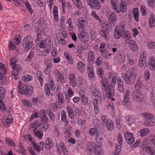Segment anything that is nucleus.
Segmentation results:
<instances>
[{
	"label": "nucleus",
	"mask_w": 155,
	"mask_h": 155,
	"mask_svg": "<svg viewBox=\"0 0 155 155\" xmlns=\"http://www.w3.org/2000/svg\"><path fill=\"white\" fill-rule=\"evenodd\" d=\"M10 65L12 66L13 71L12 74L15 80L17 79L18 77V73L20 72L21 70V68L19 64H16L15 58H11Z\"/></svg>",
	"instance_id": "f257e3e1"
},
{
	"label": "nucleus",
	"mask_w": 155,
	"mask_h": 155,
	"mask_svg": "<svg viewBox=\"0 0 155 155\" xmlns=\"http://www.w3.org/2000/svg\"><path fill=\"white\" fill-rule=\"evenodd\" d=\"M117 0H111V3L112 7L115 12L119 13L121 12H124L127 9V6L126 5V3L124 0H121L120 4V9H117Z\"/></svg>",
	"instance_id": "f03ea898"
},
{
	"label": "nucleus",
	"mask_w": 155,
	"mask_h": 155,
	"mask_svg": "<svg viewBox=\"0 0 155 155\" xmlns=\"http://www.w3.org/2000/svg\"><path fill=\"white\" fill-rule=\"evenodd\" d=\"M104 87L105 89L106 95L107 98H110L114 95V86L112 84H108Z\"/></svg>",
	"instance_id": "7ed1b4c3"
},
{
	"label": "nucleus",
	"mask_w": 155,
	"mask_h": 155,
	"mask_svg": "<svg viewBox=\"0 0 155 155\" xmlns=\"http://www.w3.org/2000/svg\"><path fill=\"white\" fill-rule=\"evenodd\" d=\"M23 89L20 90L19 93L20 94H24L26 96L30 97L32 94L33 88L31 86L28 85L23 87Z\"/></svg>",
	"instance_id": "20e7f679"
},
{
	"label": "nucleus",
	"mask_w": 155,
	"mask_h": 155,
	"mask_svg": "<svg viewBox=\"0 0 155 155\" xmlns=\"http://www.w3.org/2000/svg\"><path fill=\"white\" fill-rule=\"evenodd\" d=\"M143 93L139 90H135L132 93V97L135 101L138 102H141L143 100Z\"/></svg>",
	"instance_id": "39448f33"
},
{
	"label": "nucleus",
	"mask_w": 155,
	"mask_h": 155,
	"mask_svg": "<svg viewBox=\"0 0 155 155\" xmlns=\"http://www.w3.org/2000/svg\"><path fill=\"white\" fill-rule=\"evenodd\" d=\"M130 92L129 89L127 90L124 95V99L123 101V104L127 108L131 107V103L129 101Z\"/></svg>",
	"instance_id": "423d86ee"
},
{
	"label": "nucleus",
	"mask_w": 155,
	"mask_h": 155,
	"mask_svg": "<svg viewBox=\"0 0 155 155\" xmlns=\"http://www.w3.org/2000/svg\"><path fill=\"white\" fill-rule=\"evenodd\" d=\"M0 69H2L3 73L0 72V85L5 84L6 82V79L3 74L7 73V71L4 65L1 62H0Z\"/></svg>",
	"instance_id": "0eeeda50"
},
{
	"label": "nucleus",
	"mask_w": 155,
	"mask_h": 155,
	"mask_svg": "<svg viewBox=\"0 0 155 155\" xmlns=\"http://www.w3.org/2000/svg\"><path fill=\"white\" fill-rule=\"evenodd\" d=\"M88 5L93 9H99L101 7L99 0H87Z\"/></svg>",
	"instance_id": "6e6552de"
},
{
	"label": "nucleus",
	"mask_w": 155,
	"mask_h": 155,
	"mask_svg": "<svg viewBox=\"0 0 155 155\" xmlns=\"http://www.w3.org/2000/svg\"><path fill=\"white\" fill-rule=\"evenodd\" d=\"M153 115L151 114L146 113V126H153L154 123L152 120Z\"/></svg>",
	"instance_id": "1a4fd4ad"
},
{
	"label": "nucleus",
	"mask_w": 155,
	"mask_h": 155,
	"mask_svg": "<svg viewBox=\"0 0 155 155\" xmlns=\"http://www.w3.org/2000/svg\"><path fill=\"white\" fill-rule=\"evenodd\" d=\"M96 147L95 143L93 141L90 142L87 144V151L88 153H91L93 152L94 148Z\"/></svg>",
	"instance_id": "9d476101"
},
{
	"label": "nucleus",
	"mask_w": 155,
	"mask_h": 155,
	"mask_svg": "<svg viewBox=\"0 0 155 155\" xmlns=\"http://www.w3.org/2000/svg\"><path fill=\"white\" fill-rule=\"evenodd\" d=\"M45 63L46 67L45 70V73L46 74H48L51 71V62L50 60H46L45 61Z\"/></svg>",
	"instance_id": "9b49d317"
},
{
	"label": "nucleus",
	"mask_w": 155,
	"mask_h": 155,
	"mask_svg": "<svg viewBox=\"0 0 155 155\" xmlns=\"http://www.w3.org/2000/svg\"><path fill=\"white\" fill-rule=\"evenodd\" d=\"M82 103L84 105H87L88 104V98L84 94L83 91L81 90L79 92Z\"/></svg>",
	"instance_id": "f8f14e48"
},
{
	"label": "nucleus",
	"mask_w": 155,
	"mask_h": 155,
	"mask_svg": "<svg viewBox=\"0 0 155 155\" xmlns=\"http://www.w3.org/2000/svg\"><path fill=\"white\" fill-rule=\"evenodd\" d=\"M54 143L50 138H47L45 141V147L47 150H49L53 147Z\"/></svg>",
	"instance_id": "ddd939ff"
},
{
	"label": "nucleus",
	"mask_w": 155,
	"mask_h": 155,
	"mask_svg": "<svg viewBox=\"0 0 155 155\" xmlns=\"http://www.w3.org/2000/svg\"><path fill=\"white\" fill-rule=\"evenodd\" d=\"M94 152L96 155H103L104 154L101 145H97L94 149Z\"/></svg>",
	"instance_id": "4468645a"
},
{
	"label": "nucleus",
	"mask_w": 155,
	"mask_h": 155,
	"mask_svg": "<svg viewBox=\"0 0 155 155\" xmlns=\"http://www.w3.org/2000/svg\"><path fill=\"white\" fill-rule=\"evenodd\" d=\"M77 21L79 22L78 27L81 28H84L87 25V22L82 18H79L77 20Z\"/></svg>",
	"instance_id": "2eb2a0df"
},
{
	"label": "nucleus",
	"mask_w": 155,
	"mask_h": 155,
	"mask_svg": "<svg viewBox=\"0 0 155 155\" xmlns=\"http://www.w3.org/2000/svg\"><path fill=\"white\" fill-rule=\"evenodd\" d=\"M140 79V77H138L137 81L136 84L134 85L135 88L136 90H139V89H141L143 87V84Z\"/></svg>",
	"instance_id": "dca6fc26"
},
{
	"label": "nucleus",
	"mask_w": 155,
	"mask_h": 155,
	"mask_svg": "<svg viewBox=\"0 0 155 155\" xmlns=\"http://www.w3.org/2000/svg\"><path fill=\"white\" fill-rule=\"evenodd\" d=\"M87 33L84 30H82L80 31L78 34V37L79 39L81 41H85L84 38L87 35Z\"/></svg>",
	"instance_id": "f3484780"
},
{
	"label": "nucleus",
	"mask_w": 155,
	"mask_h": 155,
	"mask_svg": "<svg viewBox=\"0 0 155 155\" xmlns=\"http://www.w3.org/2000/svg\"><path fill=\"white\" fill-rule=\"evenodd\" d=\"M149 25L151 27L155 26V19L154 18V15L151 14L149 18Z\"/></svg>",
	"instance_id": "a211bd4d"
},
{
	"label": "nucleus",
	"mask_w": 155,
	"mask_h": 155,
	"mask_svg": "<svg viewBox=\"0 0 155 155\" xmlns=\"http://www.w3.org/2000/svg\"><path fill=\"white\" fill-rule=\"evenodd\" d=\"M106 127L108 130H112L114 129V124L113 121L109 119L107 123L106 124Z\"/></svg>",
	"instance_id": "6ab92c4d"
},
{
	"label": "nucleus",
	"mask_w": 155,
	"mask_h": 155,
	"mask_svg": "<svg viewBox=\"0 0 155 155\" xmlns=\"http://www.w3.org/2000/svg\"><path fill=\"white\" fill-rule=\"evenodd\" d=\"M77 68L81 72L83 71L85 68V65L81 61H79L77 64Z\"/></svg>",
	"instance_id": "aec40b11"
},
{
	"label": "nucleus",
	"mask_w": 155,
	"mask_h": 155,
	"mask_svg": "<svg viewBox=\"0 0 155 155\" xmlns=\"http://www.w3.org/2000/svg\"><path fill=\"white\" fill-rule=\"evenodd\" d=\"M116 16L115 14L112 12L109 15L108 17L109 22L114 23L116 20Z\"/></svg>",
	"instance_id": "412c9836"
},
{
	"label": "nucleus",
	"mask_w": 155,
	"mask_h": 155,
	"mask_svg": "<svg viewBox=\"0 0 155 155\" xmlns=\"http://www.w3.org/2000/svg\"><path fill=\"white\" fill-rule=\"evenodd\" d=\"M37 127H35L33 130L35 136L37 137L38 138L40 139L42 137L43 135V132L39 130H37Z\"/></svg>",
	"instance_id": "4be33fe9"
},
{
	"label": "nucleus",
	"mask_w": 155,
	"mask_h": 155,
	"mask_svg": "<svg viewBox=\"0 0 155 155\" xmlns=\"http://www.w3.org/2000/svg\"><path fill=\"white\" fill-rule=\"evenodd\" d=\"M109 31L107 29H102L100 31L101 35L107 40V35H108Z\"/></svg>",
	"instance_id": "5701e85b"
},
{
	"label": "nucleus",
	"mask_w": 155,
	"mask_h": 155,
	"mask_svg": "<svg viewBox=\"0 0 155 155\" xmlns=\"http://www.w3.org/2000/svg\"><path fill=\"white\" fill-rule=\"evenodd\" d=\"M124 85L123 82L121 80H119L118 82V89L119 91L122 93H123L124 91V89L123 87Z\"/></svg>",
	"instance_id": "b1692460"
},
{
	"label": "nucleus",
	"mask_w": 155,
	"mask_h": 155,
	"mask_svg": "<svg viewBox=\"0 0 155 155\" xmlns=\"http://www.w3.org/2000/svg\"><path fill=\"white\" fill-rule=\"evenodd\" d=\"M132 77H130V76H129L127 74L125 73L123 75L124 79L126 84H129L131 82V79Z\"/></svg>",
	"instance_id": "393cba45"
},
{
	"label": "nucleus",
	"mask_w": 155,
	"mask_h": 155,
	"mask_svg": "<svg viewBox=\"0 0 155 155\" xmlns=\"http://www.w3.org/2000/svg\"><path fill=\"white\" fill-rule=\"evenodd\" d=\"M146 152L150 155H154L155 150L151 146L146 147Z\"/></svg>",
	"instance_id": "a878e982"
},
{
	"label": "nucleus",
	"mask_w": 155,
	"mask_h": 155,
	"mask_svg": "<svg viewBox=\"0 0 155 155\" xmlns=\"http://www.w3.org/2000/svg\"><path fill=\"white\" fill-rule=\"evenodd\" d=\"M64 56L70 64H73V59L72 57L70 56V55L68 54L67 52H64Z\"/></svg>",
	"instance_id": "bb28decb"
},
{
	"label": "nucleus",
	"mask_w": 155,
	"mask_h": 155,
	"mask_svg": "<svg viewBox=\"0 0 155 155\" xmlns=\"http://www.w3.org/2000/svg\"><path fill=\"white\" fill-rule=\"evenodd\" d=\"M42 74L41 72L40 71H38L36 73V76L37 78L38 79L39 82L40 83L41 86L42 85L43 82V79L41 77Z\"/></svg>",
	"instance_id": "cd10ccee"
},
{
	"label": "nucleus",
	"mask_w": 155,
	"mask_h": 155,
	"mask_svg": "<svg viewBox=\"0 0 155 155\" xmlns=\"http://www.w3.org/2000/svg\"><path fill=\"white\" fill-rule=\"evenodd\" d=\"M91 91L93 95L94 96H97L98 97H99V96H100L98 94H100V93L98 92L97 90L94 86H93L91 87Z\"/></svg>",
	"instance_id": "c85d7f7f"
},
{
	"label": "nucleus",
	"mask_w": 155,
	"mask_h": 155,
	"mask_svg": "<svg viewBox=\"0 0 155 155\" xmlns=\"http://www.w3.org/2000/svg\"><path fill=\"white\" fill-rule=\"evenodd\" d=\"M121 144H116L114 155H118L120 153L121 149Z\"/></svg>",
	"instance_id": "c756f323"
},
{
	"label": "nucleus",
	"mask_w": 155,
	"mask_h": 155,
	"mask_svg": "<svg viewBox=\"0 0 155 155\" xmlns=\"http://www.w3.org/2000/svg\"><path fill=\"white\" fill-rule=\"evenodd\" d=\"M82 42L81 45L79 46L80 47V48L84 50L87 49L88 48V45L87 43L85 42V41H82Z\"/></svg>",
	"instance_id": "7c9ffc66"
},
{
	"label": "nucleus",
	"mask_w": 155,
	"mask_h": 155,
	"mask_svg": "<svg viewBox=\"0 0 155 155\" xmlns=\"http://www.w3.org/2000/svg\"><path fill=\"white\" fill-rule=\"evenodd\" d=\"M59 103L62 104L64 102V99L63 95L60 92L59 93L58 96Z\"/></svg>",
	"instance_id": "2f4dec72"
},
{
	"label": "nucleus",
	"mask_w": 155,
	"mask_h": 155,
	"mask_svg": "<svg viewBox=\"0 0 155 155\" xmlns=\"http://www.w3.org/2000/svg\"><path fill=\"white\" fill-rule=\"evenodd\" d=\"M6 94L5 89L2 87H0V97L2 100L4 98Z\"/></svg>",
	"instance_id": "473e14b6"
},
{
	"label": "nucleus",
	"mask_w": 155,
	"mask_h": 155,
	"mask_svg": "<svg viewBox=\"0 0 155 155\" xmlns=\"http://www.w3.org/2000/svg\"><path fill=\"white\" fill-rule=\"evenodd\" d=\"M122 36V35L121 33L120 32L118 29H117V28H116L115 30V32L114 33V36L116 39H119Z\"/></svg>",
	"instance_id": "72a5a7b5"
},
{
	"label": "nucleus",
	"mask_w": 155,
	"mask_h": 155,
	"mask_svg": "<svg viewBox=\"0 0 155 155\" xmlns=\"http://www.w3.org/2000/svg\"><path fill=\"white\" fill-rule=\"evenodd\" d=\"M18 147L19 149L18 150V152L21 153L22 155H25V150L24 149V148L23 147L21 143H19L18 144Z\"/></svg>",
	"instance_id": "f704fd0d"
},
{
	"label": "nucleus",
	"mask_w": 155,
	"mask_h": 155,
	"mask_svg": "<svg viewBox=\"0 0 155 155\" xmlns=\"http://www.w3.org/2000/svg\"><path fill=\"white\" fill-rule=\"evenodd\" d=\"M150 68L153 71L155 70V60L152 59L150 63Z\"/></svg>",
	"instance_id": "c9c22d12"
},
{
	"label": "nucleus",
	"mask_w": 155,
	"mask_h": 155,
	"mask_svg": "<svg viewBox=\"0 0 155 155\" xmlns=\"http://www.w3.org/2000/svg\"><path fill=\"white\" fill-rule=\"evenodd\" d=\"M97 130L95 128H91L89 130V133L92 136L96 135L97 134Z\"/></svg>",
	"instance_id": "e433bc0d"
},
{
	"label": "nucleus",
	"mask_w": 155,
	"mask_h": 155,
	"mask_svg": "<svg viewBox=\"0 0 155 155\" xmlns=\"http://www.w3.org/2000/svg\"><path fill=\"white\" fill-rule=\"evenodd\" d=\"M96 140L97 143H99L101 145L102 144L103 142V138L101 137L100 136L99 134L96 135Z\"/></svg>",
	"instance_id": "4c0bfd02"
},
{
	"label": "nucleus",
	"mask_w": 155,
	"mask_h": 155,
	"mask_svg": "<svg viewBox=\"0 0 155 155\" xmlns=\"http://www.w3.org/2000/svg\"><path fill=\"white\" fill-rule=\"evenodd\" d=\"M48 85L49 84H46L45 87V93L47 96H49L50 93V88L48 86Z\"/></svg>",
	"instance_id": "58836bf2"
},
{
	"label": "nucleus",
	"mask_w": 155,
	"mask_h": 155,
	"mask_svg": "<svg viewBox=\"0 0 155 155\" xmlns=\"http://www.w3.org/2000/svg\"><path fill=\"white\" fill-rule=\"evenodd\" d=\"M67 32L65 31H63L62 32L59 33L60 38H67Z\"/></svg>",
	"instance_id": "ea45409f"
},
{
	"label": "nucleus",
	"mask_w": 155,
	"mask_h": 155,
	"mask_svg": "<svg viewBox=\"0 0 155 155\" xmlns=\"http://www.w3.org/2000/svg\"><path fill=\"white\" fill-rule=\"evenodd\" d=\"M34 54V52L33 51H31L26 60L27 61H31L32 57Z\"/></svg>",
	"instance_id": "a19ab883"
},
{
	"label": "nucleus",
	"mask_w": 155,
	"mask_h": 155,
	"mask_svg": "<svg viewBox=\"0 0 155 155\" xmlns=\"http://www.w3.org/2000/svg\"><path fill=\"white\" fill-rule=\"evenodd\" d=\"M47 122L41 123L38 125V127H41L42 128L47 130L48 128V124Z\"/></svg>",
	"instance_id": "79ce46f5"
},
{
	"label": "nucleus",
	"mask_w": 155,
	"mask_h": 155,
	"mask_svg": "<svg viewBox=\"0 0 155 155\" xmlns=\"http://www.w3.org/2000/svg\"><path fill=\"white\" fill-rule=\"evenodd\" d=\"M101 82L103 84V86L105 87V86L107 85V84L108 83V80L105 77H104L102 78Z\"/></svg>",
	"instance_id": "37998d69"
},
{
	"label": "nucleus",
	"mask_w": 155,
	"mask_h": 155,
	"mask_svg": "<svg viewBox=\"0 0 155 155\" xmlns=\"http://www.w3.org/2000/svg\"><path fill=\"white\" fill-rule=\"evenodd\" d=\"M101 57H98L96 59L95 63L98 66H100L103 64V62L101 61Z\"/></svg>",
	"instance_id": "c03bdc74"
},
{
	"label": "nucleus",
	"mask_w": 155,
	"mask_h": 155,
	"mask_svg": "<svg viewBox=\"0 0 155 155\" xmlns=\"http://www.w3.org/2000/svg\"><path fill=\"white\" fill-rule=\"evenodd\" d=\"M124 136L126 140L130 138V137H133V135L132 133H131L128 132H126L125 133Z\"/></svg>",
	"instance_id": "a18cd8bd"
},
{
	"label": "nucleus",
	"mask_w": 155,
	"mask_h": 155,
	"mask_svg": "<svg viewBox=\"0 0 155 155\" xmlns=\"http://www.w3.org/2000/svg\"><path fill=\"white\" fill-rule=\"evenodd\" d=\"M139 65L140 67H142L145 63V58H140V59L139 61Z\"/></svg>",
	"instance_id": "49530a36"
},
{
	"label": "nucleus",
	"mask_w": 155,
	"mask_h": 155,
	"mask_svg": "<svg viewBox=\"0 0 155 155\" xmlns=\"http://www.w3.org/2000/svg\"><path fill=\"white\" fill-rule=\"evenodd\" d=\"M32 79V78L31 75H27V76L24 77L22 79V80L26 82L31 81Z\"/></svg>",
	"instance_id": "de8ad7c7"
},
{
	"label": "nucleus",
	"mask_w": 155,
	"mask_h": 155,
	"mask_svg": "<svg viewBox=\"0 0 155 155\" xmlns=\"http://www.w3.org/2000/svg\"><path fill=\"white\" fill-rule=\"evenodd\" d=\"M98 97V98L97 99H94L93 101V103L94 106H96V105H97L98 104L97 100H98L100 102L102 101V99L100 96H99V97Z\"/></svg>",
	"instance_id": "09e8293b"
},
{
	"label": "nucleus",
	"mask_w": 155,
	"mask_h": 155,
	"mask_svg": "<svg viewBox=\"0 0 155 155\" xmlns=\"http://www.w3.org/2000/svg\"><path fill=\"white\" fill-rule=\"evenodd\" d=\"M25 5L26 8L28 9V11L31 14L33 13L32 8L30 7L28 2V1L25 2Z\"/></svg>",
	"instance_id": "8fccbe9b"
},
{
	"label": "nucleus",
	"mask_w": 155,
	"mask_h": 155,
	"mask_svg": "<svg viewBox=\"0 0 155 155\" xmlns=\"http://www.w3.org/2000/svg\"><path fill=\"white\" fill-rule=\"evenodd\" d=\"M147 2L148 5L151 8L153 7L154 2V0H147Z\"/></svg>",
	"instance_id": "3c124183"
},
{
	"label": "nucleus",
	"mask_w": 155,
	"mask_h": 155,
	"mask_svg": "<svg viewBox=\"0 0 155 155\" xmlns=\"http://www.w3.org/2000/svg\"><path fill=\"white\" fill-rule=\"evenodd\" d=\"M15 46L13 43L12 41L9 42V48L10 50H13L15 48Z\"/></svg>",
	"instance_id": "603ef678"
},
{
	"label": "nucleus",
	"mask_w": 155,
	"mask_h": 155,
	"mask_svg": "<svg viewBox=\"0 0 155 155\" xmlns=\"http://www.w3.org/2000/svg\"><path fill=\"white\" fill-rule=\"evenodd\" d=\"M57 78V80L58 81L62 82L64 80V78L62 74H61L59 76H58Z\"/></svg>",
	"instance_id": "864d4df0"
},
{
	"label": "nucleus",
	"mask_w": 155,
	"mask_h": 155,
	"mask_svg": "<svg viewBox=\"0 0 155 155\" xmlns=\"http://www.w3.org/2000/svg\"><path fill=\"white\" fill-rule=\"evenodd\" d=\"M134 68H130L128 70V72L129 74H130V77H132L134 75Z\"/></svg>",
	"instance_id": "5fc2aeb1"
},
{
	"label": "nucleus",
	"mask_w": 155,
	"mask_h": 155,
	"mask_svg": "<svg viewBox=\"0 0 155 155\" xmlns=\"http://www.w3.org/2000/svg\"><path fill=\"white\" fill-rule=\"evenodd\" d=\"M45 22V20L43 18H40L38 22V23L39 24V26L41 27L42 25H44Z\"/></svg>",
	"instance_id": "6e6d98bb"
},
{
	"label": "nucleus",
	"mask_w": 155,
	"mask_h": 155,
	"mask_svg": "<svg viewBox=\"0 0 155 155\" xmlns=\"http://www.w3.org/2000/svg\"><path fill=\"white\" fill-rule=\"evenodd\" d=\"M95 60V58H90L88 57L87 61L88 63L90 65H91L93 63H94Z\"/></svg>",
	"instance_id": "4d7b16f0"
},
{
	"label": "nucleus",
	"mask_w": 155,
	"mask_h": 155,
	"mask_svg": "<svg viewBox=\"0 0 155 155\" xmlns=\"http://www.w3.org/2000/svg\"><path fill=\"white\" fill-rule=\"evenodd\" d=\"M128 117L126 118L127 120V122L128 124H132L134 121V120L132 117Z\"/></svg>",
	"instance_id": "13d9d810"
},
{
	"label": "nucleus",
	"mask_w": 155,
	"mask_h": 155,
	"mask_svg": "<svg viewBox=\"0 0 155 155\" xmlns=\"http://www.w3.org/2000/svg\"><path fill=\"white\" fill-rule=\"evenodd\" d=\"M61 120L63 121H64L66 118L67 116L66 115V112L64 110H62L61 112Z\"/></svg>",
	"instance_id": "bf43d9fd"
},
{
	"label": "nucleus",
	"mask_w": 155,
	"mask_h": 155,
	"mask_svg": "<svg viewBox=\"0 0 155 155\" xmlns=\"http://www.w3.org/2000/svg\"><path fill=\"white\" fill-rule=\"evenodd\" d=\"M127 142L129 144H130L133 143L134 141V137H130L128 139L126 140Z\"/></svg>",
	"instance_id": "052dcab7"
},
{
	"label": "nucleus",
	"mask_w": 155,
	"mask_h": 155,
	"mask_svg": "<svg viewBox=\"0 0 155 155\" xmlns=\"http://www.w3.org/2000/svg\"><path fill=\"white\" fill-rule=\"evenodd\" d=\"M148 47L150 48H153L155 47V43L154 42H150L148 45Z\"/></svg>",
	"instance_id": "680f3d73"
},
{
	"label": "nucleus",
	"mask_w": 155,
	"mask_h": 155,
	"mask_svg": "<svg viewBox=\"0 0 155 155\" xmlns=\"http://www.w3.org/2000/svg\"><path fill=\"white\" fill-rule=\"evenodd\" d=\"M0 109L3 110H5L6 108L5 107V105L0 99Z\"/></svg>",
	"instance_id": "e2e57ef3"
},
{
	"label": "nucleus",
	"mask_w": 155,
	"mask_h": 155,
	"mask_svg": "<svg viewBox=\"0 0 155 155\" xmlns=\"http://www.w3.org/2000/svg\"><path fill=\"white\" fill-rule=\"evenodd\" d=\"M48 116L51 120H54L55 119V116L53 113L51 112L48 111Z\"/></svg>",
	"instance_id": "0e129e2a"
},
{
	"label": "nucleus",
	"mask_w": 155,
	"mask_h": 155,
	"mask_svg": "<svg viewBox=\"0 0 155 155\" xmlns=\"http://www.w3.org/2000/svg\"><path fill=\"white\" fill-rule=\"evenodd\" d=\"M118 135V143L119 144H122L123 143V141L122 140V137L120 133H119Z\"/></svg>",
	"instance_id": "69168bd1"
},
{
	"label": "nucleus",
	"mask_w": 155,
	"mask_h": 155,
	"mask_svg": "<svg viewBox=\"0 0 155 155\" xmlns=\"http://www.w3.org/2000/svg\"><path fill=\"white\" fill-rule=\"evenodd\" d=\"M91 15L96 19L98 20L99 21L101 20V19H100L99 16L97 15V14H96V13L95 12H91Z\"/></svg>",
	"instance_id": "338daca9"
},
{
	"label": "nucleus",
	"mask_w": 155,
	"mask_h": 155,
	"mask_svg": "<svg viewBox=\"0 0 155 155\" xmlns=\"http://www.w3.org/2000/svg\"><path fill=\"white\" fill-rule=\"evenodd\" d=\"M70 83L71 85L73 87H75L76 85V81L75 79H70Z\"/></svg>",
	"instance_id": "774afa93"
}]
</instances>
